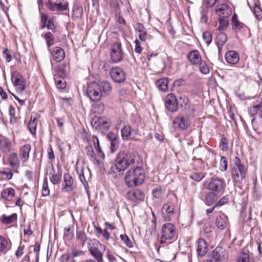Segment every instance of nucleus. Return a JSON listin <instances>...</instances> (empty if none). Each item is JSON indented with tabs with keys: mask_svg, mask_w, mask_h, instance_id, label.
Listing matches in <instances>:
<instances>
[{
	"mask_svg": "<svg viewBox=\"0 0 262 262\" xmlns=\"http://www.w3.org/2000/svg\"><path fill=\"white\" fill-rule=\"evenodd\" d=\"M178 199L173 193L168 195V199L161 209V214L164 221H171L176 215L177 211Z\"/></svg>",
	"mask_w": 262,
	"mask_h": 262,
	"instance_id": "f257e3e1",
	"label": "nucleus"
},
{
	"mask_svg": "<svg viewBox=\"0 0 262 262\" xmlns=\"http://www.w3.org/2000/svg\"><path fill=\"white\" fill-rule=\"evenodd\" d=\"M145 178L144 169L141 167H136L127 171L125 181L128 187H134L142 184Z\"/></svg>",
	"mask_w": 262,
	"mask_h": 262,
	"instance_id": "f03ea898",
	"label": "nucleus"
},
{
	"mask_svg": "<svg viewBox=\"0 0 262 262\" xmlns=\"http://www.w3.org/2000/svg\"><path fill=\"white\" fill-rule=\"evenodd\" d=\"M137 156L135 152H119L116 159L115 167L118 171L125 170L129 165L135 163Z\"/></svg>",
	"mask_w": 262,
	"mask_h": 262,
	"instance_id": "7ed1b4c3",
	"label": "nucleus"
},
{
	"mask_svg": "<svg viewBox=\"0 0 262 262\" xmlns=\"http://www.w3.org/2000/svg\"><path fill=\"white\" fill-rule=\"evenodd\" d=\"M194 117V114L191 116L188 113H184V114L177 116L173 120V128L179 130H186L191 125V119Z\"/></svg>",
	"mask_w": 262,
	"mask_h": 262,
	"instance_id": "20e7f679",
	"label": "nucleus"
},
{
	"mask_svg": "<svg viewBox=\"0 0 262 262\" xmlns=\"http://www.w3.org/2000/svg\"><path fill=\"white\" fill-rule=\"evenodd\" d=\"M247 169L244 164L241 163L240 159L237 157L234 160V164L232 170V175L234 181L240 182L245 179Z\"/></svg>",
	"mask_w": 262,
	"mask_h": 262,
	"instance_id": "39448f33",
	"label": "nucleus"
},
{
	"mask_svg": "<svg viewBox=\"0 0 262 262\" xmlns=\"http://www.w3.org/2000/svg\"><path fill=\"white\" fill-rule=\"evenodd\" d=\"M205 186L211 192L223 193L226 187L224 179L217 177L212 178L209 181L205 182Z\"/></svg>",
	"mask_w": 262,
	"mask_h": 262,
	"instance_id": "423d86ee",
	"label": "nucleus"
},
{
	"mask_svg": "<svg viewBox=\"0 0 262 262\" xmlns=\"http://www.w3.org/2000/svg\"><path fill=\"white\" fill-rule=\"evenodd\" d=\"M91 125L94 129L103 133L110 128L111 122L106 118L94 116L92 119Z\"/></svg>",
	"mask_w": 262,
	"mask_h": 262,
	"instance_id": "0eeeda50",
	"label": "nucleus"
},
{
	"mask_svg": "<svg viewBox=\"0 0 262 262\" xmlns=\"http://www.w3.org/2000/svg\"><path fill=\"white\" fill-rule=\"evenodd\" d=\"M86 92L90 99L94 102L99 101L102 95L101 86L96 82H92L88 85Z\"/></svg>",
	"mask_w": 262,
	"mask_h": 262,
	"instance_id": "6e6552de",
	"label": "nucleus"
},
{
	"mask_svg": "<svg viewBox=\"0 0 262 262\" xmlns=\"http://www.w3.org/2000/svg\"><path fill=\"white\" fill-rule=\"evenodd\" d=\"M110 56L113 63H118L123 60V52L120 43L115 42L112 45Z\"/></svg>",
	"mask_w": 262,
	"mask_h": 262,
	"instance_id": "1a4fd4ad",
	"label": "nucleus"
},
{
	"mask_svg": "<svg viewBox=\"0 0 262 262\" xmlns=\"http://www.w3.org/2000/svg\"><path fill=\"white\" fill-rule=\"evenodd\" d=\"M228 257V253L226 250L222 247L218 246L213 250L211 254L210 259H206L205 262H220L226 259Z\"/></svg>",
	"mask_w": 262,
	"mask_h": 262,
	"instance_id": "9d476101",
	"label": "nucleus"
},
{
	"mask_svg": "<svg viewBox=\"0 0 262 262\" xmlns=\"http://www.w3.org/2000/svg\"><path fill=\"white\" fill-rule=\"evenodd\" d=\"M163 238L167 240H172L177 237V231L173 224L165 223L163 225L161 230Z\"/></svg>",
	"mask_w": 262,
	"mask_h": 262,
	"instance_id": "9b49d317",
	"label": "nucleus"
},
{
	"mask_svg": "<svg viewBox=\"0 0 262 262\" xmlns=\"http://www.w3.org/2000/svg\"><path fill=\"white\" fill-rule=\"evenodd\" d=\"M165 105L169 112H176L179 107L178 100L172 94H168L165 98Z\"/></svg>",
	"mask_w": 262,
	"mask_h": 262,
	"instance_id": "f8f14e48",
	"label": "nucleus"
},
{
	"mask_svg": "<svg viewBox=\"0 0 262 262\" xmlns=\"http://www.w3.org/2000/svg\"><path fill=\"white\" fill-rule=\"evenodd\" d=\"M11 80L17 91L21 92L26 89V81L25 79L17 71L12 73Z\"/></svg>",
	"mask_w": 262,
	"mask_h": 262,
	"instance_id": "ddd939ff",
	"label": "nucleus"
},
{
	"mask_svg": "<svg viewBox=\"0 0 262 262\" xmlns=\"http://www.w3.org/2000/svg\"><path fill=\"white\" fill-rule=\"evenodd\" d=\"M110 74L112 79L117 83H122L126 79L125 72L118 67L112 68Z\"/></svg>",
	"mask_w": 262,
	"mask_h": 262,
	"instance_id": "4468645a",
	"label": "nucleus"
},
{
	"mask_svg": "<svg viewBox=\"0 0 262 262\" xmlns=\"http://www.w3.org/2000/svg\"><path fill=\"white\" fill-rule=\"evenodd\" d=\"M215 11L220 17H228L232 12L231 8L225 3L224 0L216 6Z\"/></svg>",
	"mask_w": 262,
	"mask_h": 262,
	"instance_id": "2eb2a0df",
	"label": "nucleus"
},
{
	"mask_svg": "<svg viewBox=\"0 0 262 262\" xmlns=\"http://www.w3.org/2000/svg\"><path fill=\"white\" fill-rule=\"evenodd\" d=\"M179 106L184 109V113H188L190 116L194 114V108L190 103L188 98L185 95H181L179 97Z\"/></svg>",
	"mask_w": 262,
	"mask_h": 262,
	"instance_id": "dca6fc26",
	"label": "nucleus"
},
{
	"mask_svg": "<svg viewBox=\"0 0 262 262\" xmlns=\"http://www.w3.org/2000/svg\"><path fill=\"white\" fill-rule=\"evenodd\" d=\"M63 178L64 182L62 184V190L67 192L73 191L75 187L74 185V180L72 176L67 173L64 174Z\"/></svg>",
	"mask_w": 262,
	"mask_h": 262,
	"instance_id": "f3484780",
	"label": "nucleus"
},
{
	"mask_svg": "<svg viewBox=\"0 0 262 262\" xmlns=\"http://www.w3.org/2000/svg\"><path fill=\"white\" fill-rule=\"evenodd\" d=\"M50 52L52 58L56 62H61L65 57L64 50L60 47H55Z\"/></svg>",
	"mask_w": 262,
	"mask_h": 262,
	"instance_id": "a211bd4d",
	"label": "nucleus"
},
{
	"mask_svg": "<svg viewBox=\"0 0 262 262\" xmlns=\"http://www.w3.org/2000/svg\"><path fill=\"white\" fill-rule=\"evenodd\" d=\"M189 62L192 65H198L202 61V57L196 50L189 52L187 55Z\"/></svg>",
	"mask_w": 262,
	"mask_h": 262,
	"instance_id": "6ab92c4d",
	"label": "nucleus"
},
{
	"mask_svg": "<svg viewBox=\"0 0 262 262\" xmlns=\"http://www.w3.org/2000/svg\"><path fill=\"white\" fill-rule=\"evenodd\" d=\"M225 59L228 63L234 64L238 62L239 57L237 52L230 51L226 53Z\"/></svg>",
	"mask_w": 262,
	"mask_h": 262,
	"instance_id": "aec40b11",
	"label": "nucleus"
},
{
	"mask_svg": "<svg viewBox=\"0 0 262 262\" xmlns=\"http://www.w3.org/2000/svg\"><path fill=\"white\" fill-rule=\"evenodd\" d=\"M89 250L91 255L94 257L97 262H103V254L98 247L91 246L89 248Z\"/></svg>",
	"mask_w": 262,
	"mask_h": 262,
	"instance_id": "412c9836",
	"label": "nucleus"
},
{
	"mask_svg": "<svg viewBox=\"0 0 262 262\" xmlns=\"http://www.w3.org/2000/svg\"><path fill=\"white\" fill-rule=\"evenodd\" d=\"M31 149V146L30 144H26L20 148L19 154L23 162H26L28 160Z\"/></svg>",
	"mask_w": 262,
	"mask_h": 262,
	"instance_id": "4be33fe9",
	"label": "nucleus"
},
{
	"mask_svg": "<svg viewBox=\"0 0 262 262\" xmlns=\"http://www.w3.org/2000/svg\"><path fill=\"white\" fill-rule=\"evenodd\" d=\"M197 252L200 256H204L207 252L208 247L206 241L200 238L197 241Z\"/></svg>",
	"mask_w": 262,
	"mask_h": 262,
	"instance_id": "5701e85b",
	"label": "nucleus"
},
{
	"mask_svg": "<svg viewBox=\"0 0 262 262\" xmlns=\"http://www.w3.org/2000/svg\"><path fill=\"white\" fill-rule=\"evenodd\" d=\"M58 74L61 77L55 76L54 78L56 86L59 89H63L66 87V81L63 79V77L66 75V73L64 70L60 69L58 71Z\"/></svg>",
	"mask_w": 262,
	"mask_h": 262,
	"instance_id": "b1692460",
	"label": "nucleus"
},
{
	"mask_svg": "<svg viewBox=\"0 0 262 262\" xmlns=\"http://www.w3.org/2000/svg\"><path fill=\"white\" fill-rule=\"evenodd\" d=\"M49 175L50 180L53 184L56 185L60 182L61 179V173L59 171L56 172L53 166L52 167V171Z\"/></svg>",
	"mask_w": 262,
	"mask_h": 262,
	"instance_id": "393cba45",
	"label": "nucleus"
},
{
	"mask_svg": "<svg viewBox=\"0 0 262 262\" xmlns=\"http://www.w3.org/2000/svg\"><path fill=\"white\" fill-rule=\"evenodd\" d=\"M227 40V34L225 33L221 32L219 33L216 37V44L217 46L219 51H220L223 45L226 43Z\"/></svg>",
	"mask_w": 262,
	"mask_h": 262,
	"instance_id": "a878e982",
	"label": "nucleus"
},
{
	"mask_svg": "<svg viewBox=\"0 0 262 262\" xmlns=\"http://www.w3.org/2000/svg\"><path fill=\"white\" fill-rule=\"evenodd\" d=\"M72 17L75 18H80L83 15V8L81 5L77 1L76 2L73 6Z\"/></svg>",
	"mask_w": 262,
	"mask_h": 262,
	"instance_id": "bb28decb",
	"label": "nucleus"
},
{
	"mask_svg": "<svg viewBox=\"0 0 262 262\" xmlns=\"http://www.w3.org/2000/svg\"><path fill=\"white\" fill-rule=\"evenodd\" d=\"M249 113L251 116H256L262 118V103L250 107L249 109Z\"/></svg>",
	"mask_w": 262,
	"mask_h": 262,
	"instance_id": "cd10ccee",
	"label": "nucleus"
},
{
	"mask_svg": "<svg viewBox=\"0 0 262 262\" xmlns=\"http://www.w3.org/2000/svg\"><path fill=\"white\" fill-rule=\"evenodd\" d=\"M12 146L11 141L6 138H2L0 139V148L4 152L10 151Z\"/></svg>",
	"mask_w": 262,
	"mask_h": 262,
	"instance_id": "c85d7f7f",
	"label": "nucleus"
},
{
	"mask_svg": "<svg viewBox=\"0 0 262 262\" xmlns=\"http://www.w3.org/2000/svg\"><path fill=\"white\" fill-rule=\"evenodd\" d=\"M217 198L215 193L213 192H208L205 196V203L208 206H211L216 203Z\"/></svg>",
	"mask_w": 262,
	"mask_h": 262,
	"instance_id": "c756f323",
	"label": "nucleus"
},
{
	"mask_svg": "<svg viewBox=\"0 0 262 262\" xmlns=\"http://www.w3.org/2000/svg\"><path fill=\"white\" fill-rule=\"evenodd\" d=\"M14 195L15 190L12 188H5L1 193L2 198L7 201H10Z\"/></svg>",
	"mask_w": 262,
	"mask_h": 262,
	"instance_id": "7c9ffc66",
	"label": "nucleus"
},
{
	"mask_svg": "<svg viewBox=\"0 0 262 262\" xmlns=\"http://www.w3.org/2000/svg\"><path fill=\"white\" fill-rule=\"evenodd\" d=\"M129 198L133 201H143L144 198V194L141 190L137 189L129 193Z\"/></svg>",
	"mask_w": 262,
	"mask_h": 262,
	"instance_id": "2f4dec72",
	"label": "nucleus"
},
{
	"mask_svg": "<svg viewBox=\"0 0 262 262\" xmlns=\"http://www.w3.org/2000/svg\"><path fill=\"white\" fill-rule=\"evenodd\" d=\"M231 21L232 23L233 28L235 30H239L246 27L244 24L238 20L237 15L235 13L233 15Z\"/></svg>",
	"mask_w": 262,
	"mask_h": 262,
	"instance_id": "473e14b6",
	"label": "nucleus"
},
{
	"mask_svg": "<svg viewBox=\"0 0 262 262\" xmlns=\"http://www.w3.org/2000/svg\"><path fill=\"white\" fill-rule=\"evenodd\" d=\"M11 247V243L5 237L0 236V252L5 253Z\"/></svg>",
	"mask_w": 262,
	"mask_h": 262,
	"instance_id": "72a5a7b5",
	"label": "nucleus"
},
{
	"mask_svg": "<svg viewBox=\"0 0 262 262\" xmlns=\"http://www.w3.org/2000/svg\"><path fill=\"white\" fill-rule=\"evenodd\" d=\"M156 85L161 91L166 92L168 90L169 80L168 78H163L156 81Z\"/></svg>",
	"mask_w": 262,
	"mask_h": 262,
	"instance_id": "f704fd0d",
	"label": "nucleus"
},
{
	"mask_svg": "<svg viewBox=\"0 0 262 262\" xmlns=\"http://www.w3.org/2000/svg\"><path fill=\"white\" fill-rule=\"evenodd\" d=\"M237 262H254L250 258L249 253L246 252H242L239 253L237 257Z\"/></svg>",
	"mask_w": 262,
	"mask_h": 262,
	"instance_id": "c9c22d12",
	"label": "nucleus"
},
{
	"mask_svg": "<svg viewBox=\"0 0 262 262\" xmlns=\"http://www.w3.org/2000/svg\"><path fill=\"white\" fill-rule=\"evenodd\" d=\"M43 38L46 40L48 50L50 51V47L54 43V36L51 32H48L44 34Z\"/></svg>",
	"mask_w": 262,
	"mask_h": 262,
	"instance_id": "e433bc0d",
	"label": "nucleus"
},
{
	"mask_svg": "<svg viewBox=\"0 0 262 262\" xmlns=\"http://www.w3.org/2000/svg\"><path fill=\"white\" fill-rule=\"evenodd\" d=\"M10 165L12 167H18L19 165V160L16 153H12L9 158Z\"/></svg>",
	"mask_w": 262,
	"mask_h": 262,
	"instance_id": "4c0bfd02",
	"label": "nucleus"
},
{
	"mask_svg": "<svg viewBox=\"0 0 262 262\" xmlns=\"http://www.w3.org/2000/svg\"><path fill=\"white\" fill-rule=\"evenodd\" d=\"M101 91L106 95H108L112 91L111 84L107 81H103L101 83Z\"/></svg>",
	"mask_w": 262,
	"mask_h": 262,
	"instance_id": "58836bf2",
	"label": "nucleus"
},
{
	"mask_svg": "<svg viewBox=\"0 0 262 262\" xmlns=\"http://www.w3.org/2000/svg\"><path fill=\"white\" fill-rule=\"evenodd\" d=\"M227 17H220L218 19L219 25L217 29L220 31H223L226 29L228 26V21Z\"/></svg>",
	"mask_w": 262,
	"mask_h": 262,
	"instance_id": "ea45409f",
	"label": "nucleus"
},
{
	"mask_svg": "<svg viewBox=\"0 0 262 262\" xmlns=\"http://www.w3.org/2000/svg\"><path fill=\"white\" fill-rule=\"evenodd\" d=\"M87 236L83 231H77L76 239L82 245H84L87 240Z\"/></svg>",
	"mask_w": 262,
	"mask_h": 262,
	"instance_id": "a19ab883",
	"label": "nucleus"
},
{
	"mask_svg": "<svg viewBox=\"0 0 262 262\" xmlns=\"http://www.w3.org/2000/svg\"><path fill=\"white\" fill-rule=\"evenodd\" d=\"M253 9V13L256 18L258 20H262V9L260 7V5L255 3Z\"/></svg>",
	"mask_w": 262,
	"mask_h": 262,
	"instance_id": "79ce46f5",
	"label": "nucleus"
},
{
	"mask_svg": "<svg viewBox=\"0 0 262 262\" xmlns=\"http://www.w3.org/2000/svg\"><path fill=\"white\" fill-rule=\"evenodd\" d=\"M132 134L130 126L125 125L121 129V136L123 140L127 139Z\"/></svg>",
	"mask_w": 262,
	"mask_h": 262,
	"instance_id": "37998d69",
	"label": "nucleus"
},
{
	"mask_svg": "<svg viewBox=\"0 0 262 262\" xmlns=\"http://www.w3.org/2000/svg\"><path fill=\"white\" fill-rule=\"evenodd\" d=\"M17 219V215L16 213H13L9 216L3 215L2 216V221L4 224H10L13 222Z\"/></svg>",
	"mask_w": 262,
	"mask_h": 262,
	"instance_id": "c03bdc74",
	"label": "nucleus"
},
{
	"mask_svg": "<svg viewBox=\"0 0 262 262\" xmlns=\"http://www.w3.org/2000/svg\"><path fill=\"white\" fill-rule=\"evenodd\" d=\"M215 224L220 230H224L227 226L226 220L221 216H217L216 219Z\"/></svg>",
	"mask_w": 262,
	"mask_h": 262,
	"instance_id": "a18cd8bd",
	"label": "nucleus"
},
{
	"mask_svg": "<svg viewBox=\"0 0 262 262\" xmlns=\"http://www.w3.org/2000/svg\"><path fill=\"white\" fill-rule=\"evenodd\" d=\"M36 126L37 121L36 119H34L32 121H30L28 123V129L30 133L33 135L36 133Z\"/></svg>",
	"mask_w": 262,
	"mask_h": 262,
	"instance_id": "49530a36",
	"label": "nucleus"
},
{
	"mask_svg": "<svg viewBox=\"0 0 262 262\" xmlns=\"http://www.w3.org/2000/svg\"><path fill=\"white\" fill-rule=\"evenodd\" d=\"M223 1V0H204L203 5L207 6V7H212Z\"/></svg>",
	"mask_w": 262,
	"mask_h": 262,
	"instance_id": "de8ad7c7",
	"label": "nucleus"
},
{
	"mask_svg": "<svg viewBox=\"0 0 262 262\" xmlns=\"http://www.w3.org/2000/svg\"><path fill=\"white\" fill-rule=\"evenodd\" d=\"M120 237L128 247L132 248L134 246L133 241L126 234H121Z\"/></svg>",
	"mask_w": 262,
	"mask_h": 262,
	"instance_id": "09e8293b",
	"label": "nucleus"
},
{
	"mask_svg": "<svg viewBox=\"0 0 262 262\" xmlns=\"http://www.w3.org/2000/svg\"><path fill=\"white\" fill-rule=\"evenodd\" d=\"M50 193V190L48 185L47 178H45L42 188V195L44 196H47Z\"/></svg>",
	"mask_w": 262,
	"mask_h": 262,
	"instance_id": "8fccbe9b",
	"label": "nucleus"
},
{
	"mask_svg": "<svg viewBox=\"0 0 262 262\" xmlns=\"http://www.w3.org/2000/svg\"><path fill=\"white\" fill-rule=\"evenodd\" d=\"M200 71L204 74H207L209 72V69L205 61L202 60L199 64Z\"/></svg>",
	"mask_w": 262,
	"mask_h": 262,
	"instance_id": "3c124183",
	"label": "nucleus"
},
{
	"mask_svg": "<svg viewBox=\"0 0 262 262\" xmlns=\"http://www.w3.org/2000/svg\"><path fill=\"white\" fill-rule=\"evenodd\" d=\"M61 262H76V261L71 254L67 253L62 255Z\"/></svg>",
	"mask_w": 262,
	"mask_h": 262,
	"instance_id": "603ef678",
	"label": "nucleus"
},
{
	"mask_svg": "<svg viewBox=\"0 0 262 262\" xmlns=\"http://www.w3.org/2000/svg\"><path fill=\"white\" fill-rule=\"evenodd\" d=\"M220 147L223 151H227L228 149V140L224 137L221 138Z\"/></svg>",
	"mask_w": 262,
	"mask_h": 262,
	"instance_id": "864d4df0",
	"label": "nucleus"
},
{
	"mask_svg": "<svg viewBox=\"0 0 262 262\" xmlns=\"http://www.w3.org/2000/svg\"><path fill=\"white\" fill-rule=\"evenodd\" d=\"M227 166H228V162H227V158L224 156H222L221 158V160H220V168L221 170H222V171L226 170L227 168Z\"/></svg>",
	"mask_w": 262,
	"mask_h": 262,
	"instance_id": "5fc2aeb1",
	"label": "nucleus"
},
{
	"mask_svg": "<svg viewBox=\"0 0 262 262\" xmlns=\"http://www.w3.org/2000/svg\"><path fill=\"white\" fill-rule=\"evenodd\" d=\"M203 38L207 45L210 44L212 40V35L211 33L209 31L204 32L203 33Z\"/></svg>",
	"mask_w": 262,
	"mask_h": 262,
	"instance_id": "6e6d98bb",
	"label": "nucleus"
},
{
	"mask_svg": "<svg viewBox=\"0 0 262 262\" xmlns=\"http://www.w3.org/2000/svg\"><path fill=\"white\" fill-rule=\"evenodd\" d=\"M204 177V176L202 173L198 172H193L190 176L191 179H192L193 180L196 182L201 181L203 179Z\"/></svg>",
	"mask_w": 262,
	"mask_h": 262,
	"instance_id": "4d7b16f0",
	"label": "nucleus"
},
{
	"mask_svg": "<svg viewBox=\"0 0 262 262\" xmlns=\"http://www.w3.org/2000/svg\"><path fill=\"white\" fill-rule=\"evenodd\" d=\"M48 15L45 13H42L41 15V19L40 21L41 23V26L40 27L41 29H43L46 28V24L48 22L49 20Z\"/></svg>",
	"mask_w": 262,
	"mask_h": 262,
	"instance_id": "13d9d810",
	"label": "nucleus"
},
{
	"mask_svg": "<svg viewBox=\"0 0 262 262\" xmlns=\"http://www.w3.org/2000/svg\"><path fill=\"white\" fill-rule=\"evenodd\" d=\"M92 141L93 144L98 152H101V149L99 144V139L96 136H92Z\"/></svg>",
	"mask_w": 262,
	"mask_h": 262,
	"instance_id": "bf43d9fd",
	"label": "nucleus"
},
{
	"mask_svg": "<svg viewBox=\"0 0 262 262\" xmlns=\"http://www.w3.org/2000/svg\"><path fill=\"white\" fill-rule=\"evenodd\" d=\"M48 30H51L53 32H56V28L54 25V21L53 18H50L48 22L46 24V27Z\"/></svg>",
	"mask_w": 262,
	"mask_h": 262,
	"instance_id": "052dcab7",
	"label": "nucleus"
},
{
	"mask_svg": "<svg viewBox=\"0 0 262 262\" xmlns=\"http://www.w3.org/2000/svg\"><path fill=\"white\" fill-rule=\"evenodd\" d=\"M119 142L118 139L115 140L111 142V150L112 152H114L119 147Z\"/></svg>",
	"mask_w": 262,
	"mask_h": 262,
	"instance_id": "680f3d73",
	"label": "nucleus"
},
{
	"mask_svg": "<svg viewBox=\"0 0 262 262\" xmlns=\"http://www.w3.org/2000/svg\"><path fill=\"white\" fill-rule=\"evenodd\" d=\"M229 200V198L227 196H224L222 198L216 203L215 204V206L219 207L224 205L226 204Z\"/></svg>",
	"mask_w": 262,
	"mask_h": 262,
	"instance_id": "e2e57ef3",
	"label": "nucleus"
},
{
	"mask_svg": "<svg viewBox=\"0 0 262 262\" xmlns=\"http://www.w3.org/2000/svg\"><path fill=\"white\" fill-rule=\"evenodd\" d=\"M57 10L58 11H63L67 10L69 6L68 2L62 4V3H57Z\"/></svg>",
	"mask_w": 262,
	"mask_h": 262,
	"instance_id": "0e129e2a",
	"label": "nucleus"
},
{
	"mask_svg": "<svg viewBox=\"0 0 262 262\" xmlns=\"http://www.w3.org/2000/svg\"><path fill=\"white\" fill-rule=\"evenodd\" d=\"M85 150L87 154V155L89 156L92 159H94V152L93 150V148L92 146L89 145L85 147Z\"/></svg>",
	"mask_w": 262,
	"mask_h": 262,
	"instance_id": "69168bd1",
	"label": "nucleus"
},
{
	"mask_svg": "<svg viewBox=\"0 0 262 262\" xmlns=\"http://www.w3.org/2000/svg\"><path fill=\"white\" fill-rule=\"evenodd\" d=\"M135 52L137 53L140 54L142 51V48L141 47L140 43L138 39L135 40Z\"/></svg>",
	"mask_w": 262,
	"mask_h": 262,
	"instance_id": "338daca9",
	"label": "nucleus"
},
{
	"mask_svg": "<svg viewBox=\"0 0 262 262\" xmlns=\"http://www.w3.org/2000/svg\"><path fill=\"white\" fill-rule=\"evenodd\" d=\"M154 196L156 199H160L163 195L162 190L160 189H155L152 191Z\"/></svg>",
	"mask_w": 262,
	"mask_h": 262,
	"instance_id": "774afa93",
	"label": "nucleus"
}]
</instances>
